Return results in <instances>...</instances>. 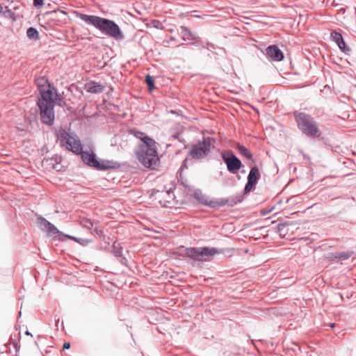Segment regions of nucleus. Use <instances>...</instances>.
<instances>
[{"instance_id": "0eeeda50", "label": "nucleus", "mask_w": 356, "mask_h": 356, "mask_svg": "<svg viewBox=\"0 0 356 356\" xmlns=\"http://www.w3.org/2000/svg\"><path fill=\"white\" fill-rule=\"evenodd\" d=\"M90 167H93L98 170H108L110 169H117L120 167V164L113 160L102 159L90 150Z\"/></svg>"}, {"instance_id": "6e6552de", "label": "nucleus", "mask_w": 356, "mask_h": 356, "mask_svg": "<svg viewBox=\"0 0 356 356\" xmlns=\"http://www.w3.org/2000/svg\"><path fill=\"white\" fill-rule=\"evenodd\" d=\"M222 160L225 163L227 170L232 174L236 173L242 166L241 160L232 152H229V156L222 155Z\"/></svg>"}, {"instance_id": "cd10ccee", "label": "nucleus", "mask_w": 356, "mask_h": 356, "mask_svg": "<svg viewBox=\"0 0 356 356\" xmlns=\"http://www.w3.org/2000/svg\"><path fill=\"white\" fill-rule=\"evenodd\" d=\"M152 24H153V26L156 29H163V24L162 23L159 21V20H153L152 22Z\"/></svg>"}, {"instance_id": "c756f323", "label": "nucleus", "mask_w": 356, "mask_h": 356, "mask_svg": "<svg viewBox=\"0 0 356 356\" xmlns=\"http://www.w3.org/2000/svg\"><path fill=\"white\" fill-rule=\"evenodd\" d=\"M202 48L211 51V49H216V47L215 44L208 42H207L206 46H202Z\"/></svg>"}, {"instance_id": "6ab92c4d", "label": "nucleus", "mask_w": 356, "mask_h": 356, "mask_svg": "<svg viewBox=\"0 0 356 356\" xmlns=\"http://www.w3.org/2000/svg\"><path fill=\"white\" fill-rule=\"evenodd\" d=\"M105 86L102 83L90 81V92L99 93L103 92Z\"/></svg>"}, {"instance_id": "e433bc0d", "label": "nucleus", "mask_w": 356, "mask_h": 356, "mask_svg": "<svg viewBox=\"0 0 356 356\" xmlns=\"http://www.w3.org/2000/svg\"><path fill=\"white\" fill-rule=\"evenodd\" d=\"M25 334H26V335H31V334L29 331H26V332H25Z\"/></svg>"}, {"instance_id": "c85d7f7f", "label": "nucleus", "mask_w": 356, "mask_h": 356, "mask_svg": "<svg viewBox=\"0 0 356 356\" xmlns=\"http://www.w3.org/2000/svg\"><path fill=\"white\" fill-rule=\"evenodd\" d=\"M44 0H33V6L35 7H41L44 5Z\"/></svg>"}, {"instance_id": "412c9836", "label": "nucleus", "mask_w": 356, "mask_h": 356, "mask_svg": "<svg viewBox=\"0 0 356 356\" xmlns=\"http://www.w3.org/2000/svg\"><path fill=\"white\" fill-rule=\"evenodd\" d=\"M227 200L228 201L227 205H229L230 207H234V206L236 205L237 204L241 202L242 197H241V196H233V197H227Z\"/></svg>"}, {"instance_id": "20e7f679", "label": "nucleus", "mask_w": 356, "mask_h": 356, "mask_svg": "<svg viewBox=\"0 0 356 356\" xmlns=\"http://www.w3.org/2000/svg\"><path fill=\"white\" fill-rule=\"evenodd\" d=\"M293 116L298 129L303 134L311 138H317L321 136L318 123L311 115L296 111L293 112Z\"/></svg>"}, {"instance_id": "473e14b6", "label": "nucleus", "mask_w": 356, "mask_h": 356, "mask_svg": "<svg viewBox=\"0 0 356 356\" xmlns=\"http://www.w3.org/2000/svg\"><path fill=\"white\" fill-rule=\"evenodd\" d=\"M285 228V224H283V223H280L277 225V230L278 232L281 234L283 229Z\"/></svg>"}, {"instance_id": "5701e85b", "label": "nucleus", "mask_w": 356, "mask_h": 356, "mask_svg": "<svg viewBox=\"0 0 356 356\" xmlns=\"http://www.w3.org/2000/svg\"><path fill=\"white\" fill-rule=\"evenodd\" d=\"M122 246L119 243H118L116 241H115L113 244V254L117 257H121L122 254Z\"/></svg>"}, {"instance_id": "bb28decb", "label": "nucleus", "mask_w": 356, "mask_h": 356, "mask_svg": "<svg viewBox=\"0 0 356 356\" xmlns=\"http://www.w3.org/2000/svg\"><path fill=\"white\" fill-rule=\"evenodd\" d=\"M48 83V81L47 79H44V78H41L37 80V85L40 89H42V87H44V85Z\"/></svg>"}, {"instance_id": "f8f14e48", "label": "nucleus", "mask_w": 356, "mask_h": 356, "mask_svg": "<svg viewBox=\"0 0 356 356\" xmlns=\"http://www.w3.org/2000/svg\"><path fill=\"white\" fill-rule=\"evenodd\" d=\"M266 55L274 61H281L284 58V54L277 45H270L266 49Z\"/></svg>"}, {"instance_id": "58836bf2", "label": "nucleus", "mask_w": 356, "mask_h": 356, "mask_svg": "<svg viewBox=\"0 0 356 356\" xmlns=\"http://www.w3.org/2000/svg\"><path fill=\"white\" fill-rule=\"evenodd\" d=\"M90 225H91V227L93 226V225H92V223L91 222H90Z\"/></svg>"}, {"instance_id": "a878e982", "label": "nucleus", "mask_w": 356, "mask_h": 356, "mask_svg": "<svg viewBox=\"0 0 356 356\" xmlns=\"http://www.w3.org/2000/svg\"><path fill=\"white\" fill-rule=\"evenodd\" d=\"M256 185L257 184H254L252 181H249L248 180V181L245 186V188H244V193L245 194L249 193L252 189H254L255 188Z\"/></svg>"}, {"instance_id": "7ed1b4c3", "label": "nucleus", "mask_w": 356, "mask_h": 356, "mask_svg": "<svg viewBox=\"0 0 356 356\" xmlns=\"http://www.w3.org/2000/svg\"><path fill=\"white\" fill-rule=\"evenodd\" d=\"M90 25H92L102 33L117 41L122 40L124 38V33L120 26L113 20L95 15H90Z\"/></svg>"}, {"instance_id": "ddd939ff", "label": "nucleus", "mask_w": 356, "mask_h": 356, "mask_svg": "<svg viewBox=\"0 0 356 356\" xmlns=\"http://www.w3.org/2000/svg\"><path fill=\"white\" fill-rule=\"evenodd\" d=\"M355 252L353 251H346L342 252H328L326 258L330 261H337V260L344 261L351 257Z\"/></svg>"}, {"instance_id": "2eb2a0df", "label": "nucleus", "mask_w": 356, "mask_h": 356, "mask_svg": "<svg viewBox=\"0 0 356 356\" xmlns=\"http://www.w3.org/2000/svg\"><path fill=\"white\" fill-rule=\"evenodd\" d=\"M177 31L181 36L184 41L194 40L197 38L196 35L193 34L191 31L184 26H181Z\"/></svg>"}, {"instance_id": "4468645a", "label": "nucleus", "mask_w": 356, "mask_h": 356, "mask_svg": "<svg viewBox=\"0 0 356 356\" xmlns=\"http://www.w3.org/2000/svg\"><path fill=\"white\" fill-rule=\"evenodd\" d=\"M41 98L38 100V104L54 105V93L49 88L48 90L40 89Z\"/></svg>"}, {"instance_id": "f3484780", "label": "nucleus", "mask_w": 356, "mask_h": 356, "mask_svg": "<svg viewBox=\"0 0 356 356\" xmlns=\"http://www.w3.org/2000/svg\"><path fill=\"white\" fill-rule=\"evenodd\" d=\"M92 227H90V233L92 234L97 235V236L104 241V243L102 244L101 246L102 248H106L107 245H109L110 242L106 241V236L104 234L103 229L100 227H95L93 229V232H91Z\"/></svg>"}, {"instance_id": "b1692460", "label": "nucleus", "mask_w": 356, "mask_h": 356, "mask_svg": "<svg viewBox=\"0 0 356 356\" xmlns=\"http://www.w3.org/2000/svg\"><path fill=\"white\" fill-rule=\"evenodd\" d=\"M145 83L147 85L149 89L152 90L154 88V81L152 76L149 74L146 75L145 76Z\"/></svg>"}, {"instance_id": "72a5a7b5", "label": "nucleus", "mask_w": 356, "mask_h": 356, "mask_svg": "<svg viewBox=\"0 0 356 356\" xmlns=\"http://www.w3.org/2000/svg\"><path fill=\"white\" fill-rule=\"evenodd\" d=\"M70 343H68V342H65L64 344H63V348L65 350V349H68L70 348Z\"/></svg>"}, {"instance_id": "f704fd0d", "label": "nucleus", "mask_w": 356, "mask_h": 356, "mask_svg": "<svg viewBox=\"0 0 356 356\" xmlns=\"http://www.w3.org/2000/svg\"><path fill=\"white\" fill-rule=\"evenodd\" d=\"M171 193H172V191H168L166 192V193H167L169 196L170 195Z\"/></svg>"}, {"instance_id": "393cba45", "label": "nucleus", "mask_w": 356, "mask_h": 356, "mask_svg": "<svg viewBox=\"0 0 356 356\" xmlns=\"http://www.w3.org/2000/svg\"><path fill=\"white\" fill-rule=\"evenodd\" d=\"M211 202V207H223L225 205H227L228 201H227V198H221L215 202Z\"/></svg>"}, {"instance_id": "1a4fd4ad", "label": "nucleus", "mask_w": 356, "mask_h": 356, "mask_svg": "<svg viewBox=\"0 0 356 356\" xmlns=\"http://www.w3.org/2000/svg\"><path fill=\"white\" fill-rule=\"evenodd\" d=\"M40 111V118L43 123L51 124L54 120V105L38 104Z\"/></svg>"}, {"instance_id": "9b49d317", "label": "nucleus", "mask_w": 356, "mask_h": 356, "mask_svg": "<svg viewBox=\"0 0 356 356\" xmlns=\"http://www.w3.org/2000/svg\"><path fill=\"white\" fill-rule=\"evenodd\" d=\"M331 39L337 44L338 47L341 51L347 55H349L351 52V49L345 42L342 35L337 31H332L331 33Z\"/></svg>"}, {"instance_id": "39448f33", "label": "nucleus", "mask_w": 356, "mask_h": 356, "mask_svg": "<svg viewBox=\"0 0 356 356\" xmlns=\"http://www.w3.org/2000/svg\"><path fill=\"white\" fill-rule=\"evenodd\" d=\"M222 252L216 248L211 247H199V248H185V254L198 261H207L210 257H213L216 254Z\"/></svg>"}, {"instance_id": "a211bd4d", "label": "nucleus", "mask_w": 356, "mask_h": 356, "mask_svg": "<svg viewBox=\"0 0 356 356\" xmlns=\"http://www.w3.org/2000/svg\"><path fill=\"white\" fill-rule=\"evenodd\" d=\"M194 197L201 204L204 205L211 206V202H209L207 198L202 194L200 191H196L194 193Z\"/></svg>"}, {"instance_id": "f03ea898", "label": "nucleus", "mask_w": 356, "mask_h": 356, "mask_svg": "<svg viewBox=\"0 0 356 356\" xmlns=\"http://www.w3.org/2000/svg\"><path fill=\"white\" fill-rule=\"evenodd\" d=\"M138 161L146 168L154 169L159 161L156 143L149 136H144L136 152Z\"/></svg>"}, {"instance_id": "4c0bfd02", "label": "nucleus", "mask_w": 356, "mask_h": 356, "mask_svg": "<svg viewBox=\"0 0 356 356\" xmlns=\"http://www.w3.org/2000/svg\"><path fill=\"white\" fill-rule=\"evenodd\" d=\"M334 325H335L334 323H332L330 326H331V327H334Z\"/></svg>"}, {"instance_id": "aec40b11", "label": "nucleus", "mask_w": 356, "mask_h": 356, "mask_svg": "<svg viewBox=\"0 0 356 356\" xmlns=\"http://www.w3.org/2000/svg\"><path fill=\"white\" fill-rule=\"evenodd\" d=\"M27 37L31 40H38L39 39V33L38 31L33 27H30L27 29L26 31Z\"/></svg>"}, {"instance_id": "423d86ee", "label": "nucleus", "mask_w": 356, "mask_h": 356, "mask_svg": "<svg viewBox=\"0 0 356 356\" xmlns=\"http://www.w3.org/2000/svg\"><path fill=\"white\" fill-rule=\"evenodd\" d=\"M213 140V138L207 137L193 145L190 151L191 157L195 159H201L207 156L211 152V141Z\"/></svg>"}, {"instance_id": "2f4dec72", "label": "nucleus", "mask_w": 356, "mask_h": 356, "mask_svg": "<svg viewBox=\"0 0 356 356\" xmlns=\"http://www.w3.org/2000/svg\"><path fill=\"white\" fill-rule=\"evenodd\" d=\"M80 19L85 21L86 23H89V15L85 14H79Z\"/></svg>"}, {"instance_id": "c9c22d12", "label": "nucleus", "mask_w": 356, "mask_h": 356, "mask_svg": "<svg viewBox=\"0 0 356 356\" xmlns=\"http://www.w3.org/2000/svg\"><path fill=\"white\" fill-rule=\"evenodd\" d=\"M3 10V7L1 6V4H0V13L2 12Z\"/></svg>"}, {"instance_id": "f257e3e1", "label": "nucleus", "mask_w": 356, "mask_h": 356, "mask_svg": "<svg viewBox=\"0 0 356 356\" xmlns=\"http://www.w3.org/2000/svg\"><path fill=\"white\" fill-rule=\"evenodd\" d=\"M56 136L60 147L74 154L81 155L83 163L89 165V152L83 151L81 141L74 132L70 129L60 128L56 131Z\"/></svg>"}, {"instance_id": "dca6fc26", "label": "nucleus", "mask_w": 356, "mask_h": 356, "mask_svg": "<svg viewBox=\"0 0 356 356\" xmlns=\"http://www.w3.org/2000/svg\"><path fill=\"white\" fill-rule=\"evenodd\" d=\"M260 172L257 166L254 165L251 168L250 172L248 175V180L252 181L254 184H257L260 179Z\"/></svg>"}, {"instance_id": "4be33fe9", "label": "nucleus", "mask_w": 356, "mask_h": 356, "mask_svg": "<svg viewBox=\"0 0 356 356\" xmlns=\"http://www.w3.org/2000/svg\"><path fill=\"white\" fill-rule=\"evenodd\" d=\"M238 152L240 153L241 155H242L249 159H252V154L245 147H244L243 145H239L238 147Z\"/></svg>"}, {"instance_id": "7c9ffc66", "label": "nucleus", "mask_w": 356, "mask_h": 356, "mask_svg": "<svg viewBox=\"0 0 356 356\" xmlns=\"http://www.w3.org/2000/svg\"><path fill=\"white\" fill-rule=\"evenodd\" d=\"M134 136L140 139V140L142 141V138L144 137V136H147L143 132H140V131H134Z\"/></svg>"}, {"instance_id": "9d476101", "label": "nucleus", "mask_w": 356, "mask_h": 356, "mask_svg": "<svg viewBox=\"0 0 356 356\" xmlns=\"http://www.w3.org/2000/svg\"><path fill=\"white\" fill-rule=\"evenodd\" d=\"M38 223L40 228L46 231L50 236L58 237L63 235L61 232H60L52 223L44 218H39L38 219Z\"/></svg>"}]
</instances>
